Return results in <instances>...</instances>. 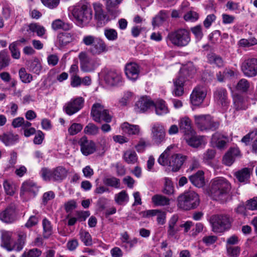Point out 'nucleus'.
Instances as JSON below:
<instances>
[{
	"label": "nucleus",
	"mask_w": 257,
	"mask_h": 257,
	"mask_svg": "<svg viewBox=\"0 0 257 257\" xmlns=\"http://www.w3.org/2000/svg\"><path fill=\"white\" fill-rule=\"evenodd\" d=\"M104 35L106 39L109 41H115L118 38L117 31L112 28H105L104 29Z\"/></svg>",
	"instance_id": "nucleus-47"
},
{
	"label": "nucleus",
	"mask_w": 257,
	"mask_h": 257,
	"mask_svg": "<svg viewBox=\"0 0 257 257\" xmlns=\"http://www.w3.org/2000/svg\"><path fill=\"white\" fill-rule=\"evenodd\" d=\"M154 102L149 98L143 96L136 103L135 109L138 112H143L154 106Z\"/></svg>",
	"instance_id": "nucleus-21"
},
{
	"label": "nucleus",
	"mask_w": 257,
	"mask_h": 257,
	"mask_svg": "<svg viewBox=\"0 0 257 257\" xmlns=\"http://www.w3.org/2000/svg\"><path fill=\"white\" fill-rule=\"evenodd\" d=\"M91 116L94 121L99 123H100L102 120L108 123L112 119V116L109 114L108 110L106 109L101 103L98 102L94 103L92 106Z\"/></svg>",
	"instance_id": "nucleus-8"
},
{
	"label": "nucleus",
	"mask_w": 257,
	"mask_h": 257,
	"mask_svg": "<svg viewBox=\"0 0 257 257\" xmlns=\"http://www.w3.org/2000/svg\"><path fill=\"white\" fill-rule=\"evenodd\" d=\"M3 186L6 193L10 196L14 195L15 192V187L12 181L6 180L4 181Z\"/></svg>",
	"instance_id": "nucleus-55"
},
{
	"label": "nucleus",
	"mask_w": 257,
	"mask_h": 257,
	"mask_svg": "<svg viewBox=\"0 0 257 257\" xmlns=\"http://www.w3.org/2000/svg\"><path fill=\"white\" fill-rule=\"evenodd\" d=\"M72 13L75 19L80 23H87L92 18L90 5L86 2L81 1L77 4Z\"/></svg>",
	"instance_id": "nucleus-4"
},
{
	"label": "nucleus",
	"mask_w": 257,
	"mask_h": 257,
	"mask_svg": "<svg viewBox=\"0 0 257 257\" xmlns=\"http://www.w3.org/2000/svg\"><path fill=\"white\" fill-rule=\"evenodd\" d=\"M19 74L20 79L23 83H29L33 79L32 75L28 73L24 68H21L19 70Z\"/></svg>",
	"instance_id": "nucleus-53"
},
{
	"label": "nucleus",
	"mask_w": 257,
	"mask_h": 257,
	"mask_svg": "<svg viewBox=\"0 0 257 257\" xmlns=\"http://www.w3.org/2000/svg\"><path fill=\"white\" fill-rule=\"evenodd\" d=\"M120 74L114 70H104V80L108 85L113 86L121 81Z\"/></svg>",
	"instance_id": "nucleus-18"
},
{
	"label": "nucleus",
	"mask_w": 257,
	"mask_h": 257,
	"mask_svg": "<svg viewBox=\"0 0 257 257\" xmlns=\"http://www.w3.org/2000/svg\"><path fill=\"white\" fill-rule=\"evenodd\" d=\"M214 97L216 103L222 107L226 106L228 103L227 92L224 88H217L214 92Z\"/></svg>",
	"instance_id": "nucleus-23"
},
{
	"label": "nucleus",
	"mask_w": 257,
	"mask_h": 257,
	"mask_svg": "<svg viewBox=\"0 0 257 257\" xmlns=\"http://www.w3.org/2000/svg\"><path fill=\"white\" fill-rule=\"evenodd\" d=\"M82 43L86 46H89L88 52L92 56H98L106 53L108 47L101 38L88 35L83 37Z\"/></svg>",
	"instance_id": "nucleus-3"
},
{
	"label": "nucleus",
	"mask_w": 257,
	"mask_h": 257,
	"mask_svg": "<svg viewBox=\"0 0 257 257\" xmlns=\"http://www.w3.org/2000/svg\"><path fill=\"white\" fill-rule=\"evenodd\" d=\"M52 28L55 31L59 29L66 31L71 28V25L68 23L63 22L60 19H57L52 22Z\"/></svg>",
	"instance_id": "nucleus-43"
},
{
	"label": "nucleus",
	"mask_w": 257,
	"mask_h": 257,
	"mask_svg": "<svg viewBox=\"0 0 257 257\" xmlns=\"http://www.w3.org/2000/svg\"><path fill=\"white\" fill-rule=\"evenodd\" d=\"M174 147L169 146L160 155L158 163L162 166H169L173 172L178 171L186 160V156L181 154H175L173 151Z\"/></svg>",
	"instance_id": "nucleus-2"
},
{
	"label": "nucleus",
	"mask_w": 257,
	"mask_h": 257,
	"mask_svg": "<svg viewBox=\"0 0 257 257\" xmlns=\"http://www.w3.org/2000/svg\"><path fill=\"white\" fill-rule=\"evenodd\" d=\"M41 175L43 179L45 181L53 180V169L50 170L47 168H42L41 172Z\"/></svg>",
	"instance_id": "nucleus-57"
},
{
	"label": "nucleus",
	"mask_w": 257,
	"mask_h": 257,
	"mask_svg": "<svg viewBox=\"0 0 257 257\" xmlns=\"http://www.w3.org/2000/svg\"><path fill=\"white\" fill-rule=\"evenodd\" d=\"M18 42H14L9 46V49L12 57L14 59H19L20 58V52L18 48Z\"/></svg>",
	"instance_id": "nucleus-56"
},
{
	"label": "nucleus",
	"mask_w": 257,
	"mask_h": 257,
	"mask_svg": "<svg viewBox=\"0 0 257 257\" xmlns=\"http://www.w3.org/2000/svg\"><path fill=\"white\" fill-rule=\"evenodd\" d=\"M194 133L191 135V137L189 138H186V142L190 146L193 148H198L202 145H205L206 141L204 137L201 136L195 135Z\"/></svg>",
	"instance_id": "nucleus-29"
},
{
	"label": "nucleus",
	"mask_w": 257,
	"mask_h": 257,
	"mask_svg": "<svg viewBox=\"0 0 257 257\" xmlns=\"http://www.w3.org/2000/svg\"><path fill=\"white\" fill-rule=\"evenodd\" d=\"M78 58L80 60L81 69L84 72H92L100 64L99 59H91L84 51H82L79 54Z\"/></svg>",
	"instance_id": "nucleus-10"
},
{
	"label": "nucleus",
	"mask_w": 257,
	"mask_h": 257,
	"mask_svg": "<svg viewBox=\"0 0 257 257\" xmlns=\"http://www.w3.org/2000/svg\"><path fill=\"white\" fill-rule=\"evenodd\" d=\"M122 0H106V7L108 13L114 18L117 17L120 13L118 9V5Z\"/></svg>",
	"instance_id": "nucleus-27"
},
{
	"label": "nucleus",
	"mask_w": 257,
	"mask_h": 257,
	"mask_svg": "<svg viewBox=\"0 0 257 257\" xmlns=\"http://www.w3.org/2000/svg\"><path fill=\"white\" fill-rule=\"evenodd\" d=\"M169 13L167 12L161 11L158 15L153 18V26L155 27L162 25L169 18Z\"/></svg>",
	"instance_id": "nucleus-36"
},
{
	"label": "nucleus",
	"mask_w": 257,
	"mask_h": 257,
	"mask_svg": "<svg viewBox=\"0 0 257 257\" xmlns=\"http://www.w3.org/2000/svg\"><path fill=\"white\" fill-rule=\"evenodd\" d=\"M79 235L81 240L86 246H90L92 245V238L88 231L81 229L79 231Z\"/></svg>",
	"instance_id": "nucleus-48"
},
{
	"label": "nucleus",
	"mask_w": 257,
	"mask_h": 257,
	"mask_svg": "<svg viewBox=\"0 0 257 257\" xmlns=\"http://www.w3.org/2000/svg\"><path fill=\"white\" fill-rule=\"evenodd\" d=\"M187 73V70L185 69L180 71V73L178 77L174 80V84L175 86L174 93L176 96H181L184 93L183 85L185 81L184 76L182 74H185Z\"/></svg>",
	"instance_id": "nucleus-22"
},
{
	"label": "nucleus",
	"mask_w": 257,
	"mask_h": 257,
	"mask_svg": "<svg viewBox=\"0 0 257 257\" xmlns=\"http://www.w3.org/2000/svg\"><path fill=\"white\" fill-rule=\"evenodd\" d=\"M154 106L155 107L156 113L158 115H163L168 112V107L163 100H157Z\"/></svg>",
	"instance_id": "nucleus-40"
},
{
	"label": "nucleus",
	"mask_w": 257,
	"mask_h": 257,
	"mask_svg": "<svg viewBox=\"0 0 257 257\" xmlns=\"http://www.w3.org/2000/svg\"><path fill=\"white\" fill-rule=\"evenodd\" d=\"M151 135L152 141L160 145L166 140V131L164 125L159 122H155L151 126Z\"/></svg>",
	"instance_id": "nucleus-11"
},
{
	"label": "nucleus",
	"mask_w": 257,
	"mask_h": 257,
	"mask_svg": "<svg viewBox=\"0 0 257 257\" xmlns=\"http://www.w3.org/2000/svg\"><path fill=\"white\" fill-rule=\"evenodd\" d=\"M12 244V233L8 231L3 232L1 246L8 251H12L13 250V248H11Z\"/></svg>",
	"instance_id": "nucleus-35"
},
{
	"label": "nucleus",
	"mask_w": 257,
	"mask_h": 257,
	"mask_svg": "<svg viewBox=\"0 0 257 257\" xmlns=\"http://www.w3.org/2000/svg\"><path fill=\"white\" fill-rule=\"evenodd\" d=\"M96 19L101 25H106L109 21V16L102 9V5L99 3H95L93 6Z\"/></svg>",
	"instance_id": "nucleus-20"
},
{
	"label": "nucleus",
	"mask_w": 257,
	"mask_h": 257,
	"mask_svg": "<svg viewBox=\"0 0 257 257\" xmlns=\"http://www.w3.org/2000/svg\"><path fill=\"white\" fill-rule=\"evenodd\" d=\"M246 208L250 210H257V197H254L246 201Z\"/></svg>",
	"instance_id": "nucleus-64"
},
{
	"label": "nucleus",
	"mask_w": 257,
	"mask_h": 257,
	"mask_svg": "<svg viewBox=\"0 0 257 257\" xmlns=\"http://www.w3.org/2000/svg\"><path fill=\"white\" fill-rule=\"evenodd\" d=\"M212 230L215 233H222L230 227V220L226 215H214L210 218Z\"/></svg>",
	"instance_id": "nucleus-7"
},
{
	"label": "nucleus",
	"mask_w": 257,
	"mask_h": 257,
	"mask_svg": "<svg viewBox=\"0 0 257 257\" xmlns=\"http://www.w3.org/2000/svg\"><path fill=\"white\" fill-rule=\"evenodd\" d=\"M114 200L117 204L122 205L128 201V196L125 191L122 190L115 195Z\"/></svg>",
	"instance_id": "nucleus-50"
},
{
	"label": "nucleus",
	"mask_w": 257,
	"mask_h": 257,
	"mask_svg": "<svg viewBox=\"0 0 257 257\" xmlns=\"http://www.w3.org/2000/svg\"><path fill=\"white\" fill-rule=\"evenodd\" d=\"M217 238L215 235H206L202 238V241L206 246H210L216 242Z\"/></svg>",
	"instance_id": "nucleus-63"
},
{
	"label": "nucleus",
	"mask_w": 257,
	"mask_h": 257,
	"mask_svg": "<svg viewBox=\"0 0 257 257\" xmlns=\"http://www.w3.org/2000/svg\"><path fill=\"white\" fill-rule=\"evenodd\" d=\"M10 60V56L6 51L0 52V71L9 66Z\"/></svg>",
	"instance_id": "nucleus-45"
},
{
	"label": "nucleus",
	"mask_w": 257,
	"mask_h": 257,
	"mask_svg": "<svg viewBox=\"0 0 257 257\" xmlns=\"http://www.w3.org/2000/svg\"><path fill=\"white\" fill-rule=\"evenodd\" d=\"M83 128V125L80 123H73L68 128V133L71 135H75L80 132Z\"/></svg>",
	"instance_id": "nucleus-59"
},
{
	"label": "nucleus",
	"mask_w": 257,
	"mask_h": 257,
	"mask_svg": "<svg viewBox=\"0 0 257 257\" xmlns=\"http://www.w3.org/2000/svg\"><path fill=\"white\" fill-rule=\"evenodd\" d=\"M152 201L156 206H165L170 203L168 198L160 194L154 195L152 198Z\"/></svg>",
	"instance_id": "nucleus-38"
},
{
	"label": "nucleus",
	"mask_w": 257,
	"mask_h": 257,
	"mask_svg": "<svg viewBox=\"0 0 257 257\" xmlns=\"http://www.w3.org/2000/svg\"><path fill=\"white\" fill-rule=\"evenodd\" d=\"M251 172L250 169L244 168L235 172L234 175L239 182L247 183L250 178Z\"/></svg>",
	"instance_id": "nucleus-32"
},
{
	"label": "nucleus",
	"mask_w": 257,
	"mask_h": 257,
	"mask_svg": "<svg viewBox=\"0 0 257 257\" xmlns=\"http://www.w3.org/2000/svg\"><path fill=\"white\" fill-rule=\"evenodd\" d=\"M178 202V205L180 208L189 210L197 207L199 203V199L197 194L193 191H189L180 195Z\"/></svg>",
	"instance_id": "nucleus-6"
},
{
	"label": "nucleus",
	"mask_w": 257,
	"mask_h": 257,
	"mask_svg": "<svg viewBox=\"0 0 257 257\" xmlns=\"http://www.w3.org/2000/svg\"><path fill=\"white\" fill-rule=\"evenodd\" d=\"M21 190L23 191L31 192L34 195L38 191V189L36 184L32 181L24 182L22 185Z\"/></svg>",
	"instance_id": "nucleus-42"
},
{
	"label": "nucleus",
	"mask_w": 257,
	"mask_h": 257,
	"mask_svg": "<svg viewBox=\"0 0 257 257\" xmlns=\"http://www.w3.org/2000/svg\"><path fill=\"white\" fill-rule=\"evenodd\" d=\"M249 87V82L246 79L242 78L238 82L235 88L240 92H246L248 90Z\"/></svg>",
	"instance_id": "nucleus-49"
},
{
	"label": "nucleus",
	"mask_w": 257,
	"mask_h": 257,
	"mask_svg": "<svg viewBox=\"0 0 257 257\" xmlns=\"http://www.w3.org/2000/svg\"><path fill=\"white\" fill-rule=\"evenodd\" d=\"M53 181L60 182L67 177L68 170L62 166H58L53 169Z\"/></svg>",
	"instance_id": "nucleus-30"
},
{
	"label": "nucleus",
	"mask_w": 257,
	"mask_h": 257,
	"mask_svg": "<svg viewBox=\"0 0 257 257\" xmlns=\"http://www.w3.org/2000/svg\"><path fill=\"white\" fill-rule=\"evenodd\" d=\"M234 104L236 109H245L247 107L245 98L239 94L235 95L233 97Z\"/></svg>",
	"instance_id": "nucleus-41"
},
{
	"label": "nucleus",
	"mask_w": 257,
	"mask_h": 257,
	"mask_svg": "<svg viewBox=\"0 0 257 257\" xmlns=\"http://www.w3.org/2000/svg\"><path fill=\"white\" fill-rule=\"evenodd\" d=\"M99 131V127L93 123H89L84 129V132L85 134L91 136H95L97 135Z\"/></svg>",
	"instance_id": "nucleus-51"
},
{
	"label": "nucleus",
	"mask_w": 257,
	"mask_h": 257,
	"mask_svg": "<svg viewBox=\"0 0 257 257\" xmlns=\"http://www.w3.org/2000/svg\"><path fill=\"white\" fill-rule=\"evenodd\" d=\"M239 150L237 148L230 149L223 157V163L228 166H231L234 162L235 157L239 155Z\"/></svg>",
	"instance_id": "nucleus-26"
},
{
	"label": "nucleus",
	"mask_w": 257,
	"mask_h": 257,
	"mask_svg": "<svg viewBox=\"0 0 257 257\" xmlns=\"http://www.w3.org/2000/svg\"><path fill=\"white\" fill-rule=\"evenodd\" d=\"M0 140L6 146H11L17 143L19 140L18 135L11 132L3 133L0 135Z\"/></svg>",
	"instance_id": "nucleus-25"
},
{
	"label": "nucleus",
	"mask_w": 257,
	"mask_h": 257,
	"mask_svg": "<svg viewBox=\"0 0 257 257\" xmlns=\"http://www.w3.org/2000/svg\"><path fill=\"white\" fill-rule=\"evenodd\" d=\"M179 216L178 214H174L168 221L167 235L169 238H177V234L180 230V225H177Z\"/></svg>",
	"instance_id": "nucleus-15"
},
{
	"label": "nucleus",
	"mask_w": 257,
	"mask_h": 257,
	"mask_svg": "<svg viewBox=\"0 0 257 257\" xmlns=\"http://www.w3.org/2000/svg\"><path fill=\"white\" fill-rule=\"evenodd\" d=\"M166 39L174 46L179 47L187 46L191 41L190 33L185 29H179L169 33Z\"/></svg>",
	"instance_id": "nucleus-5"
},
{
	"label": "nucleus",
	"mask_w": 257,
	"mask_h": 257,
	"mask_svg": "<svg viewBox=\"0 0 257 257\" xmlns=\"http://www.w3.org/2000/svg\"><path fill=\"white\" fill-rule=\"evenodd\" d=\"M123 158L124 161L128 164H135L138 160L136 153L131 150H128L124 152Z\"/></svg>",
	"instance_id": "nucleus-44"
},
{
	"label": "nucleus",
	"mask_w": 257,
	"mask_h": 257,
	"mask_svg": "<svg viewBox=\"0 0 257 257\" xmlns=\"http://www.w3.org/2000/svg\"><path fill=\"white\" fill-rule=\"evenodd\" d=\"M140 67L136 63L131 62L127 64L125 67V73L128 79L135 81L139 78Z\"/></svg>",
	"instance_id": "nucleus-17"
},
{
	"label": "nucleus",
	"mask_w": 257,
	"mask_h": 257,
	"mask_svg": "<svg viewBox=\"0 0 257 257\" xmlns=\"http://www.w3.org/2000/svg\"><path fill=\"white\" fill-rule=\"evenodd\" d=\"M241 70L247 77L257 75V58H250L244 60L241 64Z\"/></svg>",
	"instance_id": "nucleus-12"
},
{
	"label": "nucleus",
	"mask_w": 257,
	"mask_h": 257,
	"mask_svg": "<svg viewBox=\"0 0 257 257\" xmlns=\"http://www.w3.org/2000/svg\"><path fill=\"white\" fill-rule=\"evenodd\" d=\"M209 61L211 64H215L218 67H221L223 65L222 59L218 56L214 54L211 55L208 57Z\"/></svg>",
	"instance_id": "nucleus-60"
},
{
	"label": "nucleus",
	"mask_w": 257,
	"mask_h": 257,
	"mask_svg": "<svg viewBox=\"0 0 257 257\" xmlns=\"http://www.w3.org/2000/svg\"><path fill=\"white\" fill-rule=\"evenodd\" d=\"M257 44V40L254 38L249 39H242L239 41V44L242 47H250Z\"/></svg>",
	"instance_id": "nucleus-61"
},
{
	"label": "nucleus",
	"mask_w": 257,
	"mask_h": 257,
	"mask_svg": "<svg viewBox=\"0 0 257 257\" xmlns=\"http://www.w3.org/2000/svg\"><path fill=\"white\" fill-rule=\"evenodd\" d=\"M162 192L168 195H171L174 193V187L172 182L168 178H165L164 187Z\"/></svg>",
	"instance_id": "nucleus-54"
},
{
	"label": "nucleus",
	"mask_w": 257,
	"mask_h": 257,
	"mask_svg": "<svg viewBox=\"0 0 257 257\" xmlns=\"http://www.w3.org/2000/svg\"><path fill=\"white\" fill-rule=\"evenodd\" d=\"M195 122L201 131L215 130L218 127L219 123L214 121L210 115H198L194 116Z\"/></svg>",
	"instance_id": "nucleus-9"
},
{
	"label": "nucleus",
	"mask_w": 257,
	"mask_h": 257,
	"mask_svg": "<svg viewBox=\"0 0 257 257\" xmlns=\"http://www.w3.org/2000/svg\"><path fill=\"white\" fill-rule=\"evenodd\" d=\"M42 254V251L35 248L25 251L22 254V257H39Z\"/></svg>",
	"instance_id": "nucleus-58"
},
{
	"label": "nucleus",
	"mask_w": 257,
	"mask_h": 257,
	"mask_svg": "<svg viewBox=\"0 0 257 257\" xmlns=\"http://www.w3.org/2000/svg\"><path fill=\"white\" fill-rule=\"evenodd\" d=\"M26 238V234L23 232L18 234V238L14 244H12L11 248L13 250L20 251L23 248L24 245L25 243Z\"/></svg>",
	"instance_id": "nucleus-37"
},
{
	"label": "nucleus",
	"mask_w": 257,
	"mask_h": 257,
	"mask_svg": "<svg viewBox=\"0 0 257 257\" xmlns=\"http://www.w3.org/2000/svg\"><path fill=\"white\" fill-rule=\"evenodd\" d=\"M74 38L69 33H62L58 35L57 43L60 47H63L72 42Z\"/></svg>",
	"instance_id": "nucleus-34"
},
{
	"label": "nucleus",
	"mask_w": 257,
	"mask_h": 257,
	"mask_svg": "<svg viewBox=\"0 0 257 257\" xmlns=\"http://www.w3.org/2000/svg\"><path fill=\"white\" fill-rule=\"evenodd\" d=\"M207 95V89L203 86H197L193 89L190 100L193 105L199 106L204 101Z\"/></svg>",
	"instance_id": "nucleus-13"
},
{
	"label": "nucleus",
	"mask_w": 257,
	"mask_h": 257,
	"mask_svg": "<svg viewBox=\"0 0 257 257\" xmlns=\"http://www.w3.org/2000/svg\"><path fill=\"white\" fill-rule=\"evenodd\" d=\"M84 101V99L81 97L71 99L65 104L63 109L68 115H72L83 107Z\"/></svg>",
	"instance_id": "nucleus-14"
},
{
	"label": "nucleus",
	"mask_w": 257,
	"mask_h": 257,
	"mask_svg": "<svg viewBox=\"0 0 257 257\" xmlns=\"http://www.w3.org/2000/svg\"><path fill=\"white\" fill-rule=\"evenodd\" d=\"M179 128L185 135H192L194 131L192 127L191 120L187 117H183L179 121Z\"/></svg>",
	"instance_id": "nucleus-28"
},
{
	"label": "nucleus",
	"mask_w": 257,
	"mask_h": 257,
	"mask_svg": "<svg viewBox=\"0 0 257 257\" xmlns=\"http://www.w3.org/2000/svg\"><path fill=\"white\" fill-rule=\"evenodd\" d=\"M78 144L80 146V150L85 156H88L93 153L95 151V145L94 143L87 139L85 137H83L78 141Z\"/></svg>",
	"instance_id": "nucleus-16"
},
{
	"label": "nucleus",
	"mask_w": 257,
	"mask_h": 257,
	"mask_svg": "<svg viewBox=\"0 0 257 257\" xmlns=\"http://www.w3.org/2000/svg\"><path fill=\"white\" fill-rule=\"evenodd\" d=\"M190 182L195 186L201 188L205 185L204 173L202 171H198L196 174L189 177Z\"/></svg>",
	"instance_id": "nucleus-33"
},
{
	"label": "nucleus",
	"mask_w": 257,
	"mask_h": 257,
	"mask_svg": "<svg viewBox=\"0 0 257 257\" xmlns=\"http://www.w3.org/2000/svg\"><path fill=\"white\" fill-rule=\"evenodd\" d=\"M227 138L220 133H216L212 136L211 141L219 149H223L226 145Z\"/></svg>",
	"instance_id": "nucleus-31"
},
{
	"label": "nucleus",
	"mask_w": 257,
	"mask_h": 257,
	"mask_svg": "<svg viewBox=\"0 0 257 257\" xmlns=\"http://www.w3.org/2000/svg\"><path fill=\"white\" fill-rule=\"evenodd\" d=\"M103 182L105 185L115 188L120 187L119 179L114 177H106L103 178Z\"/></svg>",
	"instance_id": "nucleus-46"
},
{
	"label": "nucleus",
	"mask_w": 257,
	"mask_h": 257,
	"mask_svg": "<svg viewBox=\"0 0 257 257\" xmlns=\"http://www.w3.org/2000/svg\"><path fill=\"white\" fill-rule=\"evenodd\" d=\"M27 31L36 33L37 36L41 37L45 33L44 27L37 23H31L28 25Z\"/></svg>",
	"instance_id": "nucleus-39"
},
{
	"label": "nucleus",
	"mask_w": 257,
	"mask_h": 257,
	"mask_svg": "<svg viewBox=\"0 0 257 257\" xmlns=\"http://www.w3.org/2000/svg\"><path fill=\"white\" fill-rule=\"evenodd\" d=\"M16 208L14 205L7 207L0 212V219L6 223H11L16 219Z\"/></svg>",
	"instance_id": "nucleus-19"
},
{
	"label": "nucleus",
	"mask_w": 257,
	"mask_h": 257,
	"mask_svg": "<svg viewBox=\"0 0 257 257\" xmlns=\"http://www.w3.org/2000/svg\"><path fill=\"white\" fill-rule=\"evenodd\" d=\"M43 237L48 238L52 233V229L50 222L45 218L43 220Z\"/></svg>",
	"instance_id": "nucleus-52"
},
{
	"label": "nucleus",
	"mask_w": 257,
	"mask_h": 257,
	"mask_svg": "<svg viewBox=\"0 0 257 257\" xmlns=\"http://www.w3.org/2000/svg\"><path fill=\"white\" fill-rule=\"evenodd\" d=\"M120 127L122 132L128 136H139L141 135V128L138 125L124 122L121 124Z\"/></svg>",
	"instance_id": "nucleus-24"
},
{
	"label": "nucleus",
	"mask_w": 257,
	"mask_h": 257,
	"mask_svg": "<svg viewBox=\"0 0 257 257\" xmlns=\"http://www.w3.org/2000/svg\"><path fill=\"white\" fill-rule=\"evenodd\" d=\"M240 252V248L238 246H229L227 247V255L230 257L238 256Z\"/></svg>",
	"instance_id": "nucleus-62"
},
{
	"label": "nucleus",
	"mask_w": 257,
	"mask_h": 257,
	"mask_svg": "<svg viewBox=\"0 0 257 257\" xmlns=\"http://www.w3.org/2000/svg\"><path fill=\"white\" fill-rule=\"evenodd\" d=\"M231 184L223 177H216L210 182V194L215 200L225 202L231 190Z\"/></svg>",
	"instance_id": "nucleus-1"
}]
</instances>
